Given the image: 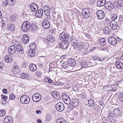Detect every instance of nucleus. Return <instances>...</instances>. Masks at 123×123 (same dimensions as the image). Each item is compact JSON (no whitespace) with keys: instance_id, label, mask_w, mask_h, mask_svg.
<instances>
[{"instance_id":"1","label":"nucleus","mask_w":123,"mask_h":123,"mask_svg":"<svg viewBox=\"0 0 123 123\" xmlns=\"http://www.w3.org/2000/svg\"><path fill=\"white\" fill-rule=\"evenodd\" d=\"M30 26L31 24L30 22L28 21H25L22 25L21 29L23 31L26 32L29 30Z\"/></svg>"},{"instance_id":"2","label":"nucleus","mask_w":123,"mask_h":123,"mask_svg":"<svg viewBox=\"0 0 123 123\" xmlns=\"http://www.w3.org/2000/svg\"><path fill=\"white\" fill-rule=\"evenodd\" d=\"M121 111L120 108H116L113 110V114L115 118L119 119L121 117L122 115Z\"/></svg>"},{"instance_id":"3","label":"nucleus","mask_w":123,"mask_h":123,"mask_svg":"<svg viewBox=\"0 0 123 123\" xmlns=\"http://www.w3.org/2000/svg\"><path fill=\"white\" fill-rule=\"evenodd\" d=\"M20 100L21 102L23 104H27L30 102V99L27 95H24L21 97Z\"/></svg>"},{"instance_id":"4","label":"nucleus","mask_w":123,"mask_h":123,"mask_svg":"<svg viewBox=\"0 0 123 123\" xmlns=\"http://www.w3.org/2000/svg\"><path fill=\"white\" fill-rule=\"evenodd\" d=\"M55 108L58 111L61 112L64 110V106L62 103L59 102L56 105Z\"/></svg>"},{"instance_id":"5","label":"nucleus","mask_w":123,"mask_h":123,"mask_svg":"<svg viewBox=\"0 0 123 123\" xmlns=\"http://www.w3.org/2000/svg\"><path fill=\"white\" fill-rule=\"evenodd\" d=\"M41 96L40 94L38 93L34 94L32 97L33 101L35 102L39 101L41 99Z\"/></svg>"},{"instance_id":"6","label":"nucleus","mask_w":123,"mask_h":123,"mask_svg":"<svg viewBox=\"0 0 123 123\" xmlns=\"http://www.w3.org/2000/svg\"><path fill=\"white\" fill-rule=\"evenodd\" d=\"M62 98L65 103L67 104H69L71 102V100L69 97L65 94L62 95Z\"/></svg>"},{"instance_id":"7","label":"nucleus","mask_w":123,"mask_h":123,"mask_svg":"<svg viewBox=\"0 0 123 123\" xmlns=\"http://www.w3.org/2000/svg\"><path fill=\"white\" fill-rule=\"evenodd\" d=\"M96 15L98 18L100 19H103L105 16L104 12L101 10L97 11L96 12Z\"/></svg>"},{"instance_id":"8","label":"nucleus","mask_w":123,"mask_h":123,"mask_svg":"<svg viewBox=\"0 0 123 123\" xmlns=\"http://www.w3.org/2000/svg\"><path fill=\"white\" fill-rule=\"evenodd\" d=\"M82 12L83 16L85 18H88L90 15V12L89 9L86 8L83 9Z\"/></svg>"},{"instance_id":"9","label":"nucleus","mask_w":123,"mask_h":123,"mask_svg":"<svg viewBox=\"0 0 123 123\" xmlns=\"http://www.w3.org/2000/svg\"><path fill=\"white\" fill-rule=\"evenodd\" d=\"M16 47L14 45L9 46L8 49V52L10 54L12 55L14 54L16 51Z\"/></svg>"},{"instance_id":"10","label":"nucleus","mask_w":123,"mask_h":123,"mask_svg":"<svg viewBox=\"0 0 123 123\" xmlns=\"http://www.w3.org/2000/svg\"><path fill=\"white\" fill-rule=\"evenodd\" d=\"M107 41L109 43L114 45H116L117 43L116 40L113 37H109Z\"/></svg>"},{"instance_id":"11","label":"nucleus","mask_w":123,"mask_h":123,"mask_svg":"<svg viewBox=\"0 0 123 123\" xmlns=\"http://www.w3.org/2000/svg\"><path fill=\"white\" fill-rule=\"evenodd\" d=\"M105 6L106 9L108 10H111L114 8L113 4L110 1L106 2Z\"/></svg>"},{"instance_id":"12","label":"nucleus","mask_w":123,"mask_h":123,"mask_svg":"<svg viewBox=\"0 0 123 123\" xmlns=\"http://www.w3.org/2000/svg\"><path fill=\"white\" fill-rule=\"evenodd\" d=\"M42 25L43 28L45 29H48L50 26V24L49 21L47 20H43Z\"/></svg>"},{"instance_id":"13","label":"nucleus","mask_w":123,"mask_h":123,"mask_svg":"<svg viewBox=\"0 0 123 123\" xmlns=\"http://www.w3.org/2000/svg\"><path fill=\"white\" fill-rule=\"evenodd\" d=\"M29 39V37L27 35H23L22 37V42L25 44H26L28 42Z\"/></svg>"},{"instance_id":"14","label":"nucleus","mask_w":123,"mask_h":123,"mask_svg":"<svg viewBox=\"0 0 123 123\" xmlns=\"http://www.w3.org/2000/svg\"><path fill=\"white\" fill-rule=\"evenodd\" d=\"M30 7L31 10L34 12L37 11L38 9V5L35 3H32L30 6Z\"/></svg>"},{"instance_id":"15","label":"nucleus","mask_w":123,"mask_h":123,"mask_svg":"<svg viewBox=\"0 0 123 123\" xmlns=\"http://www.w3.org/2000/svg\"><path fill=\"white\" fill-rule=\"evenodd\" d=\"M69 43L68 42H63L59 43V45L60 48L63 49H65L67 48Z\"/></svg>"},{"instance_id":"16","label":"nucleus","mask_w":123,"mask_h":123,"mask_svg":"<svg viewBox=\"0 0 123 123\" xmlns=\"http://www.w3.org/2000/svg\"><path fill=\"white\" fill-rule=\"evenodd\" d=\"M16 47L17 48L16 51L19 54L23 55L24 54V51L23 48L21 45H18Z\"/></svg>"},{"instance_id":"17","label":"nucleus","mask_w":123,"mask_h":123,"mask_svg":"<svg viewBox=\"0 0 123 123\" xmlns=\"http://www.w3.org/2000/svg\"><path fill=\"white\" fill-rule=\"evenodd\" d=\"M13 119L10 116H6L4 119V123H12Z\"/></svg>"},{"instance_id":"18","label":"nucleus","mask_w":123,"mask_h":123,"mask_svg":"<svg viewBox=\"0 0 123 123\" xmlns=\"http://www.w3.org/2000/svg\"><path fill=\"white\" fill-rule=\"evenodd\" d=\"M110 25L111 29L113 30L117 29L118 27L117 23L115 21H111L110 23Z\"/></svg>"},{"instance_id":"19","label":"nucleus","mask_w":123,"mask_h":123,"mask_svg":"<svg viewBox=\"0 0 123 123\" xmlns=\"http://www.w3.org/2000/svg\"><path fill=\"white\" fill-rule=\"evenodd\" d=\"M4 60L6 62H11L12 61V57L11 55H7L5 56Z\"/></svg>"},{"instance_id":"20","label":"nucleus","mask_w":123,"mask_h":123,"mask_svg":"<svg viewBox=\"0 0 123 123\" xmlns=\"http://www.w3.org/2000/svg\"><path fill=\"white\" fill-rule=\"evenodd\" d=\"M106 0H98L97 2V6L99 7H102L105 5Z\"/></svg>"},{"instance_id":"21","label":"nucleus","mask_w":123,"mask_h":123,"mask_svg":"<svg viewBox=\"0 0 123 123\" xmlns=\"http://www.w3.org/2000/svg\"><path fill=\"white\" fill-rule=\"evenodd\" d=\"M70 66L69 62H63L62 65V68L64 70H68Z\"/></svg>"},{"instance_id":"22","label":"nucleus","mask_w":123,"mask_h":123,"mask_svg":"<svg viewBox=\"0 0 123 123\" xmlns=\"http://www.w3.org/2000/svg\"><path fill=\"white\" fill-rule=\"evenodd\" d=\"M43 14V9H40L35 13V15L37 18H40L42 16Z\"/></svg>"},{"instance_id":"23","label":"nucleus","mask_w":123,"mask_h":123,"mask_svg":"<svg viewBox=\"0 0 123 123\" xmlns=\"http://www.w3.org/2000/svg\"><path fill=\"white\" fill-rule=\"evenodd\" d=\"M73 36H72L71 39V42L72 43V45L74 47L77 46L78 43V40L75 37L73 38Z\"/></svg>"},{"instance_id":"24","label":"nucleus","mask_w":123,"mask_h":123,"mask_svg":"<svg viewBox=\"0 0 123 123\" xmlns=\"http://www.w3.org/2000/svg\"><path fill=\"white\" fill-rule=\"evenodd\" d=\"M80 66L83 68L89 67L87 64V62L84 60L81 61L80 63Z\"/></svg>"},{"instance_id":"25","label":"nucleus","mask_w":123,"mask_h":123,"mask_svg":"<svg viewBox=\"0 0 123 123\" xmlns=\"http://www.w3.org/2000/svg\"><path fill=\"white\" fill-rule=\"evenodd\" d=\"M44 13L45 15L47 16H49L46 18H48V19H50L51 17L49 16L50 13V10L49 8L47 9L46 10H44Z\"/></svg>"},{"instance_id":"26","label":"nucleus","mask_w":123,"mask_h":123,"mask_svg":"<svg viewBox=\"0 0 123 123\" xmlns=\"http://www.w3.org/2000/svg\"><path fill=\"white\" fill-rule=\"evenodd\" d=\"M116 67L119 69H122L123 68V64L120 61H117L116 62Z\"/></svg>"},{"instance_id":"27","label":"nucleus","mask_w":123,"mask_h":123,"mask_svg":"<svg viewBox=\"0 0 123 123\" xmlns=\"http://www.w3.org/2000/svg\"><path fill=\"white\" fill-rule=\"evenodd\" d=\"M29 68L31 71L34 72L36 70L37 67L36 65L32 64H30L29 65Z\"/></svg>"},{"instance_id":"28","label":"nucleus","mask_w":123,"mask_h":123,"mask_svg":"<svg viewBox=\"0 0 123 123\" xmlns=\"http://www.w3.org/2000/svg\"><path fill=\"white\" fill-rule=\"evenodd\" d=\"M83 44L81 42L78 43L77 45L76 46L77 47V49L78 50H81L83 48Z\"/></svg>"},{"instance_id":"29","label":"nucleus","mask_w":123,"mask_h":123,"mask_svg":"<svg viewBox=\"0 0 123 123\" xmlns=\"http://www.w3.org/2000/svg\"><path fill=\"white\" fill-rule=\"evenodd\" d=\"M7 5L10 6H12L14 5L16 2L15 0H6Z\"/></svg>"},{"instance_id":"30","label":"nucleus","mask_w":123,"mask_h":123,"mask_svg":"<svg viewBox=\"0 0 123 123\" xmlns=\"http://www.w3.org/2000/svg\"><path fill=\"white\" fill-rule=\"evenodd\" d=\"M103 30L104 33L106 34H109L110 33L111 30L110 28L105 27L103 28Z\"/></svg>"},{"instance_id":"31","label":"nucleus","mask_w":123,"mask_h":123,"mask_svg":"<svg viewBox=\"0 0 123 123\" xmlns=\"http://www.w3.org/2000/svg\"><path fill=\"white\" fill-rule=\"evenodd\" d=\"M7 27L11 31H12L14 30L15 27L14 25L12 24H8L7 26Z\"/></svg>"},{"instance_id":"32","label":"nucleus","mask_w":123,"mask_h":123,"mask_svg":"<svg viewBox=\"0 0 123 123\" xmlns=\"http://www.w3.org/2000/svg\"><path fill=\"white\" fill-rule=\"evenodd\" d=\"M64 32H63L60 34L59 36V38L60 40L63 41V42H64L65 39V35H64Z\"/></svg>"},{"instance_id":"33","label":"nucleus","mask_w":123,"mask_h":123,"mask_svg":"<svg viewBox=\"0 0 123 123\" xmlns=\"http://www.w3.org/2000/svg\"><path fill=\"white\" fill-rule=\"evenodd\" d=\"M72 104L74 107H77L79 104V101L77 99H74Z\"/></svg>"},{"instance_id":"34","label":"nucleus","mask_w":123,"mask_h":123,"mask_svg":"<svg viewBox=\"0 0 123 123\" xmlns=\"http://www.w3.org/2000/svg\"><path fill=\"white\" fill-rule=\"evenodd\" d=\"M119 0L118 1H114L113 3V7L115 8L116 7L118 9L120 8V4L119 2Z\"/></svg>"},{"instance_id":"35","label":"nucleus","mask_w":123,"mask_h":123,"mask_svg":"<svg viewBox=\"0 0 123 123\" xmlns=\"http://www.w3.org/2000/svg\"><path fill=\"white\" fill-rule=\"evenodd\" d=\"M99 43L100 45L104 46L106 43L105 39L104 38H102L99 40Z\"/></svg>"},{"instance_id":"36","label":"nucleus","mask_w":123,"mask_h":123,"mask_svg":"<svg viewBox=\"0 0 123 123\" xmlns=\"http://www.w3.org/2000/svg\"><path fill=\"white\" fill-rule=\"evenodd\" d=\"M38 27L36 25L33 24L31 25V29L32 31H35L36 30L38 29Z\"/></svg>"},{"instance_id":"37","label":"nucleus","mask_w":123,"mask_h":123,"mask_svg":"<svg viewBox=\"0 0 123 123\" xmlns=\"http://www.w3.org/2000/svg\"><path fill=\"white\" fill-rule=\"evenodd\" d=\"M88 103L89 106L92 107L93 106L94 102L93 99H91L88 100Z\"/></svg>"},{"instance_id":"38","label":"nucleus","mask_w":123,"mask_h":123,"mask_svg":"<svg viewBox=\"0 0 123 123\" xmlns=\"http://www.w3.org/2000/svg\"><path fill=\"white\" fill-rule=\"evenodd\" d=\"M108 118L109 120L110 121H112V120H114L116 121V120L115 119V118L113 116L112 113H110L108 114Z\"/></svg>"},{"instance_id":"39","label":"nucleus","mask_w":123,"mask_h":123,"mask_svg":"<svg viewBox=\"0 0 123 123\" xmlns=\"http://www.w3.org/2000/svg\"><path fill=\"white\" fill-rule=\"evenodd\" d=\"M28 54L31 57H33L35 55V52L31 50H30L28 51Z\"/></svg>"},{"instance_id":"40","label":"nucleus","mask_w":123,"mask_h":123,"mask_svg":"<svg viewBox=\"0 0 123 123\" xmlns=\"http://www.w3.org/2000/svg\"><path fill=\"white\" fill-rule=\"evenodd\" d=\"M118 96L119 101L121 102H123V93H119L118 94Z\"/></svg>"},{"instance_id":"41","label":"nucleus","mask_w":123,"mask_h":123,"mask_svg":"<svg viewBox=\"0 0 123 123\" xmlns=\"http://www.w3.org/2000/svg\"><path fill=\"white\" fill-rule=\"evenodd\" d=\"M117 16L116 14H112L111 15V19L112 21H114L117 19Z\"/></svg>"},{"instance_id":"42","label":"nucleus","mask_w":123,"mask_h":123,"mask_svg":"<svg viewBox=\"0 0 123 123\" xmlns=\"http://www.w3.org/2000/svg\"><path fill=\"white\" fill-rule=\"evenodd\" d=\"M93 109L96 111H98L100 110V107L98 105L95 104L93 106Z\"/></svg>"},{"instance_id":"43","label":"nucleus","mask_w":123,"mask_h":123,"mask_svg":"<svg viewBox=\"0 0 123 123\" xmlns=\"http://www.w3.org/2000/svg\"><path fill=\"white\" fill-rule=\"evenodd\" d=\"M47 39L49 41L52 42L54 41L55 39L53 36L48 35L47 37Z\"/></svg>"},{"instance_id":"44","label":"nucleus","mask_w":123,"mask_h":123,"mask_svg":"<svg viewBox=\"0 0 123 123\" xmlns=\"http://www.w3.org/2000/svg\"><path fill=\"white\" fill-rule=\"evenodd\" d=\"M57 123H66L65 120L63 118H60L56 121Z\"/></svg>"},{"instance_id":"45","label":"nucleus","mask_w":123,"mask_h":123,"mask_svg":"<svg viewBox=\"0 0 123 123\" xmlns=\"http://www.w3.org/2000/svg\"><path fill=\"white\" fill-rule=\"evenodd\" d=\"M76 62L75 60L73 58H71L70 61V66L71 67H74L76 64Z\"/></svg>"},{"instance_id":"46","label":"nucleus","mask_w":123,"mask_h":123,"mask_svg":"<svg viewBox=\"0 0 123 123\" xmlns=\"http://www.w3.org/2000/svg\"><path fill=\"white\" fill-rule=\"evenodd\" d=\"M13 71L14 72L17 74L19 73L20 72L19 68L17 66H15L13 67Z\"/></svg>"},{"instance_id":"47","label":"nucleus","mask_w":123,"mask_h":123,"mask_svg":"<svg viewBox=\"0 0 123 123\" xmlns=\"http://www.w3.org/2000/svg\"><path fill=\"white\" fill-rule=\"evenodd\" d=\"M83 47L85 51H87L89 48V44L87 43H85L83 44Z\"/></svg>"},{"instance_id":"48","label":"nucleus","mask_w":123,"mask_h":123,"mask_svg":"<svg viewBox=\"0 0 123 123\" xmlns=\"http://www.w3.org/2000/svg\"><path fill=\"white\" fill-rule=\"evenodd\" d=\"M20 76L21 77L26 78H28V74L26 73H22L20 74Z\"/></svg>"},{"instance_id":"49","label":"nucleus","mask_w":123,"mask_h":123,"mask_svg":"<svg viewBox=\"0 0 123 123\" xmlns=\"http://www.w3.org/2000/svg\"><path fill=\"white\" fill-rule=\"evenodd\" d=\"M11 21L13 22L14 21L16 20V16L14 15H11L10 17Z\"/></svg>"},{"instance_id":"50","label":"nucleus","mask_w":123,"mask_h":123,"mask_svg":"<svg viewBox=\"0 0 123 123\" xmlns=\"http://www.w3.org/2000/svg\"><path fill=\"white\" fill-rule=\"evenodd\" d=\"M6 112L5 111L3 110H2L0 111V117H2L4 116L5 115Z\"/></svg>"},{"instance_id":"51","label":"nucleus","mask_w":123,"mask_h":123,"mask_svg":"<svg viewBox=\"0 0 123 123\" xmlns=\"http://www.w3.org/2000/svg\"><path fill=\"white\" fill-rule=\"evenodd\" d=\"M15 98V96L13 93L11 94L9 96V99L11 100H13Z\"/></svg>"},{"instance_id":"52","label":"nucleus","mask_w":123,"mask_h":123,"mask_svg":"<svg viewBox=\"0 0 123 123\" xmlns=\"http://www.w3.org/2000/svg\"><path fill=\"white\" fill-rule=\"evenodd\" d=\"M52 118V117L50 114H48L46 116V120L48 121H50Z\"/></svg>"},{"instance_id":"53","label":"nucleus","mask_w":123,"mask_h":123,"mask_svg":"<svg viewBox=\"0 0 123 123\" xmlns=\"http://www.w3.org/2000/svg\"><path fill=\"white\" fill-rule=\"evenodd\" d=\"M67 37L66 38V41L68 42V43H69V41L71 40V36L69 35L68 34L67 35Z\"/></svg>"},{"instance_id":"54","label":"nucleus","mask_w":123,"mask_h":123,"mask_svg":"<svg viewBox=\"0 0 123 123\" xmlns=\"http://www.w3.org/2000/svg\"><path fill=\"white\" fill-rule=\"evenodd\" d=\"M30 47L31 50H35L36 49V46L35 45H30Z\"/></svg>"},{"instance_id":"55","label":"nucleus","mask_w":123,"mask_h":123,"mask_svg":"<svg viewBox=\"0 0 123 123\" xmlns=\"http://www.w3.org/2000/svg\"><path fill=\"white\" fill-rule=\"evenodd\" d=\"M102 121L104 123H107L108 122L107 118L105 117H102Z\"/></svg>"},{"instance_id":"56","label":"nucleus","mask_w":123,"mask_h":123,"mask_svg":"<svg viewBox=\"0 0 123 123\" xmlns=\"http://www.w3.org/2000/svg\"><path fill=\"white\" fill-rule=\"evenodd\" d=\"M36 75L38 77H40L42 75V73L39 71H37L36 72Z\"/></svg>"},{"instance_id":"57","label":"nucleus","mask_w":123,"mask_h":123,"mask_svg":"<svg viewBox=\"0 0 123 123\" xmlns=\"http://www.w3.org/2000/svg\"><path fill=\"white\" fill-rule=\"evenodd\" d=\"M74 106L72 104V105H70L69 106L68 108V110H72Z\"/></svg>"},{"instance_id":"58","label":"nucleus","mask_w":123,"mask_h":123,"mask_svg":"<svg viewBox=\"0 0 123 123\" xmlns=\"http://www.w3.org/2000/svg\"><path fill=\"white\" fill-rule=\"evenodd\" d=\"M107 87H108V88H110V90L114 91H116V90L114 88H113L112 87L111 85H108L107 86Z\"/></svg>"},{"instance_id":"59","label":"nucleus","mask_w":123,"mask_h":123,"mask_svg":"<svg viewBox=\"0 0 123 123\" xmlns=\"http://www.w3.org/2000/svg\"><path fill=\"white\" fill-rule=\"evenodd\" d=\"M119 4H120V8L121 7H123V0H119Z\"/></svg>"},{"instance_id":"60","label":"nucleus","mask_w":123,"mask_h":123,"mask_svg":"<svg viewBox=\"0 0 123 123\" xmlns=\"http://www.w3.org/2000/svg\"><path fill=\"white\" fill-rule=\"evenodd\" d=\"M1 97L4 100H5L6 101V100L7 98V97L6 96H4L3 95H1Z\"/></svg>"},{"instance_id":"61","label":"nucleus","mask_w":123,"mask_h":123,"mask_svg":"<svg viewBox=\"0 0 123 123\" xmlns=\"http://www.w3.org/2000/svg\"><path fill=\"white\" fill-rule=\"evenodd\" d=\"M114 79L115 77L114 76L112 75H111L109 78L110 81H112V80H113Z\"/></svg>"},{"instance_id":"62","label":"nucleus","mask_w":123,"mask_h":123,"mask_svg":"<svg viewBox=\"0 0 123 123\" xmlns=\"http://www.w3.org/2000/svg\"><path fill=\"white\" fill-rule=\"evenodd\" d=\"M3 92L5 94H6L7 93V91L6 89H3L2 90Z\"/></svg>"},{"instance_id":"63","label":"nucleus","mask_w":123,"mask_h":123,"mask_svg":"<svg viewBox=\"0 0 123 123\" xmlns=\"http://www.w3.org/2000/svg\"><path fill=\"white\" fill-rule=\"evenodd\" d=\"M57 93H58L55 91L53 92L52 93V94L53 97H54L53 95H55Z\"/></svg>"},{"instance_id":"64","label":"nucleus","mask_w":123,"mask_h":123,"mask_svg":"<svg viewBox=\"0 0 123 123\" xmlns=\"http://www.w3.org/2000/svg\"><path fill=\"white\" fill-rule=\"evenodd\" d=\"M6 101L5 100H4L2 101L1 102L2 104L3 105H5L6 103H7V102H6Z\"/></svg>"}]
</instances>
